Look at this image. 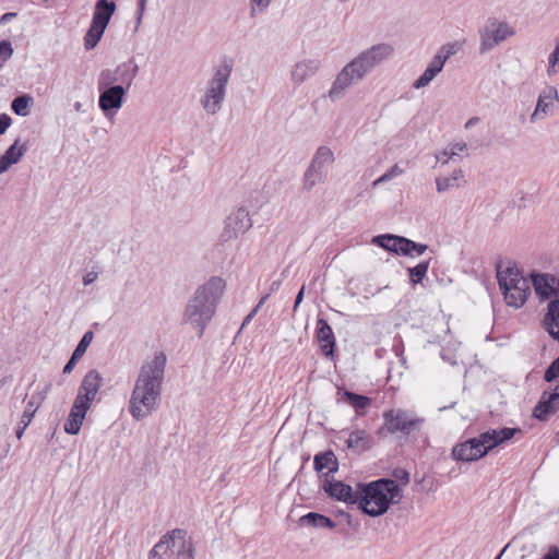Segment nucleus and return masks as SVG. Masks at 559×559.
Masks as SVG:
<instances>
[{
    "label": "nucleus",
    "instance_id": "obj_1",
    "mask_svg": "<svg viewBox=\"0 0 559 559\" xmlns=\"http://www.w3.org/2000/svg\"><path fill=\"white\" fill-rule=\"evenodd\" d=\"M166 362V355L159 352L141 366L129 401V412L134 419L142 420L157 409Z\"/></svg>",
    "mask_w": 559,
    "mask_h": 559
},
{
    "label": "nucleus",
    "instance_id": "obj_2",
    "mask_svg": "<svg viewBox=\"0 0 559 559\" xmlns=\"http://www.w3.org/2000/svg\"><path fill=\"white\" fill-rule=\"evenodd\" d=\"M393 52V47L385 43L373 45L361 51L336 75L329 91L330 99L335 102L343 97L348 87L364 80L376 67L389 59Z\"/></svg>",
    "mask_w": 559,
    "mask_h": 559
},
{
    "label": "nucleus",
    "instance_id": "obj_3",
    "mask_svg": "<svg viewBox=\"0 0 559 559\" xmlns=\"http://www.w3.org/2000/svg\"><path fill=\"white\" fill-rule=\"evenodd\" d=\"M224 289V280L212 276L206 283L197 288L193 297L186 305L183 321L198 329L199 337H202L207 324L214 317Z\"/></svg>",
    "mask_w": 559,
    "mask_h": 559
},
{
    "label": "nucleus",
    "instance_id": "obj_4",
    "mask_svg": "<svg viewBox=\"0 0 559 559\" xmlns=\"http://www.w3.org/2000/svg\"><path fill=\"white\" fill-rule=\"evenodd\" d=\"M403 497L399 484L392 478H379L370 483H358V509L366 515L376 518L388 512L392 503Z\"/></svg>",
    "mask_w": 559,
    "mask_h": 559
},
{
    "label": "nucleus",
    "instance_id": "obj_5",
    "mask_svg": "<svg viewBox=\"0 0 559 559\" xmlns=\"http://www.w3.org/2000/svg\"><path fill=\"white\" fill-rule=\"evenodd\" d=\"M518 433H522V429L519 427L489 429L481 432L478 437L469 438L454 445L451 456L453 460L464 463L478 461L495 448L511 440Z\"/></svg>",
    "mask_w": 559,
    "mask_h": 559
},
{
    "label": "nucleus",
    "instance_id": "obj_6",
    "mask_svg": "<svg viewBox=\"0 0 559 559\" xmlns=\"http://www.w3.org/2000/svg\"><path fill=\"white\" fill-rule=\"evenodd\" d=\"M231 72L233 62L227 58H224L222 62L214 68L213 76L207 82L205 93L200 100L203 109L207 114L215 115L221 110Z\"/></svg>",
    "mask_w": 559,
    "mask_h": 559
},
{
    "label": "nucleus",
    "instance_id": "obj_7",
    "mask_svg": "<svg viewBox=\"0 0 559 559\" xmlns=\"http://www.w3.org/2000/svg\"><path fill=\"white\" fill-rule=\"evenodd\" d=\"M499 288L506 302L514 308L522 307L531 295L528 282L521 275L516 267L509 266L504 272L497 267Z\"/></svg>",
    "mask_w": 559,
    "mask_h": 559
},
{
    "label": "nucleus",
    "instance_id": "obj_8",
    "mask_svg": "<svg viewBox=\"0 0 559 559\" xmlns=\"http://www.w3.org/2000/svg\"><path fill=\"white\" fill-rule=\"evenodd\" d=\"M384 424L378 429L377 433L380 437H386L389 433L403 432L411 436L414 432L420 431L424 418L413 417L404 409H389L383 413Z\"/></svg>",
    "mask_w": 559,
    "mask_h": 559
},
{
    "label": "nucleus",
    "instance_id": "obj_9",
    "mask_svg": "<svg viewBox=\"0 0 559 559\" xmlns=\"http://www.w3.org/2000/svg\"><path fill=\"white\" fill-rule=\"evenodd\" d=\"M98 106L106 118L114 117L127 100L128 91L121 85H106L97 80Z\"/></svg>",
    "mask_w": 559,
    "mask_h": 559
},
{
    "label": "nucleus",
    "instance_id": "obj_10",
    "mask_svg": "<svg viewBox=\"0 0 559 559\" xmlns=\"http://www.w3.org/2000/svg\"><path fill=\"white\" fill-rule=\"evenodd\" d=\"M139 72V66L133 59L118 64L115 69H104L100 71L98 81L106 85H121L123 90L129 91L133 80Z\"/></svg>",
    "mask_w": 559,
    "mask_h": 559
},
{
    "label": "nucleus",
    "instance_id": "obj_11",
    "mask_svg": "<svg viewBox=\"0 0 559 559\" xmlns=\"http://www.w3.org/2000/svg\"><path fill=\"white\" fill-rule=\"evenodd\" d=\"M104 385V378L96 369L88 370L83 377L73 404L90 411L94 401H96L99 389Z\"/></svg>",
    "mask_w": 559,
    "mask_h": 559
},
{
    "label": "nucleus",
    "instance_id": "obj_12",
    "mask_svg": "<svg viewBox=\"0 0 559 559\" xmlns=\"http://www.w3.org/2000/svg\"><path fill=\"white\" fill-rule=\"evenodd\" d=\"M252 227V221L245 206L233 211L225 219V226L221 234V240L227 242L238 238Z\"/></svg>",
    "mask_w": 559,
    "mask_h": 559
},
{
    "label": "nucleus",
    "instance_id": "obj_13",
    "mask_svg": "<svg viewBox=\"0 0 559 559\" xmlns=\"http://www.w3.org/2000/svg\"><path fill=\"white\" fill-rule=\"evenodd\" d=\"M456 52L455 44L443 45L433 56L424 73L413 83L416 90L423 88L442 71L447 60Z\"/></svg>",
    "mask_w": 559,
    "mask_h": 559
},
{
    "label": "nucleus",
    "instance_id": "obj_14",
    "mask_svg": "<svg viewBox=\"0 0 559 559\" xmlns=\"http://www.w3.org/2000/svg\"><path fill=\"white\" fill-rule=\"evenodd\" d=\"M511 35H513V31L507 23L492 22L491 25H487L480 31L479 52L485 53L491 50Z\"/></svg>",
    "mask_w": 559,
    "mask_h": 559
},
{
    "label": "nucleus",
    "instance_id": "obj_15",
    "mask_svg": "<svg viewBox=\"0 0 559 559\" xmlns=\"http://www.w3.org/2000/svg\"><path fill=\"white\" fill-rule=\"evenodd\" d=\"M322 490L328 497L336 501L346 502L347 504L357 503L358 485L356 486V490H353L348 484L326 477L323 480Z\"/></svg>",
    "mask_w": 559,
    "mask_h": 559
},
{
    "label": "nucleus",
    "instance_id": "obj_16",
    "mask_svg": "<svg viewBox=\"0 0 559 559\" xmlns=\"http://www.w3.org/2000/svg\"><path fill=\"white\" fill-rule=\"evenodd\" d=\"M535 294L544 301L559 298V277L550 273H532Z\"/></svg>",
    "mask_w": 559,
    "mask_h": 559
},
{
    "label": "nucleus",
    "instance_id": "obj_17",
    "mask_svg": "<svg viewBox=\"0 0 559 559\" xmlns=\"http://www.w3.org/2000/svg\"><path fill=\"white\" fill-rule=\"evenodd\" d=\"M316 338L320 343L321 353L326 358H332L336 348V340L331 325L323 317L317 319Z\"/></svg>",
    "mask_w": 559,
    "mask_h": 559
},
{
    "label": "nucleus",
    "instance_id": "obj_18",
    "mask_svg": "<svg viewBox=\"0 0 559 559\" xmlns=\"http://www.w3.org/2000/svg\"><path fill=\"white\" fill-rule=\"evenodd\" d=\"M187 535V531L182 528H175L169 532L171 547H177V559H194L193 543Z\"/></svg>",
    "mask_w": 559,
    "mask_h": 559
},
{
    "label": "nucleus",
    "instance_id": "obj_19",
    "mask_svg": "<svg viewBox=\"0 0 559 559\" xmlns=\"http://www.w3.org/2000/svg\"><path fill=\"white\" fill-rule=\"evenodd\" d=\"M542 324L551 338L559 343V298L549 300Z\"/></svg>",
    "mask_w": 559,
    "mask_h": 559
},
{
    "label": "nucleus",
    "instance_id": "obj_20",
    "mask_svg": "<svg viewBox=\"0 0 559 559\" xmlns=\"http://www.w3.org/2000/svg\"><path fill=\"white\" fill-rule=\"evenodd\" d=\"M313 468L318 473H322L328 469L326 473L322 474L324 478L329 477L330 474H334L338 471V461L332 450L319 452L313 457Z\"/></svg>",
    "mask_w": 559,
    "mask_h": 559
},
{
    "label": "nucleus",
    "instance_id": "obj_21",
    "mask_svg": "<svg viewBox=\"0 0 559 559\" xmlns=\"http://www.w3.org/2000/svg\"><path fill=\"white\" fill-rule=\"evenodd\" d=\"M116 10V3L111 0H97L95 3L92 22L106 28Z\"/></svg>",
    "mask_w": 559,
    "mask_h": 559
},
{
    "label": "nucleus",
    "instance_id": "obj_22",
    "mask_svg": "<svg viewBox=\"0 0 559 559\" xmlns=\"http://www.w3.org/2000/svg\"><path fill=\"white\" fill-rule=\"evenodd\" d=\"M320 61L317 59L302 60L297 62L292 70V80L296 84H301L307 79L314 75L319 70Z\"/></svg>",
    "mask_w": 559,
    "mask_h": 559
},
{
    "label": "nucleus",
    "instance_id": "obj_23",
    "mask_svg": "<svg viewBox=\"0 0 559 559\" xmlns=\"http://www.w3.org/2000/svg\"><path fill=\"white\" fill-rule=\"evenodd\" d=\"M346 445L349 450L366 452L373 447V438L366 430L356 429L349 433Z\"/></svg>",
    "mask_w": 559,
    "mask_h": 559
},
{
    "label": "nucleus",
    "instance_id": "obj_24",
    "mask_svg": "<svg viewBox=\"0 0 559 559\" xmlns=\"http://www.w3.org/2000/svg\"><path fill=\"white\" fill-rule=\"evenodd\" d=\"M87 412V409H84L76 404H72L68 418L63 425L64 431L68 435H78L81 430Z\"/></svg>",
    "mask_w": 559,
    "mask_h": 559
},
{
    "label": "nucleus",
    "instance_id": "obj_25",
    "mask_svg": "<svg viewBox=\"0 0 559 559\" xmlns=\"http://www.w3.org/2000/svg\"><path fill=\"white\" fill-rule=\"evenodd\" d=\"M298 523L300 526H308L313 528L333 530L336 526V523L330 516L318 512H309L300 516Z\"/></svg>",
    "mask_w": 559,
    "mask_h": 559
},
{
    "label": "nucleus",
    "instance_id": "obj_26",
    "mask_svg": "<svg viewBox=\"0 0 559 559\" xmlns=\"http://www.w3.org/2000/svg\"><path fill=\"white\" fill-rule=\"evenodd\" d=\"M403 236L394 234H382L372 237L371 243L378 246L390 253L399 255Z\"/></svg>",
    "mask_w": 559,
    "mask_h": 559
},
{
    "label": "nucleus",
    "instance_id": "obj_27",
    "mask_svg": "<svg viewBox=\"0 0 559 559\" xmlns=\"http://www.w3.org/2000/svg\"><path fill=\"white\" fill-rule=\"evenodd\" d=\"M343 397L350 406H353L358 416L364 415L365 409L372 403L371 397L348 390L343 392Z\"/></svg>",
    "mask_w": 559,
    "mask_h": 559
},
{
    "label": "nucleus",
    "instance_id": "obj_28",
    "mask_svg": "<svg viewBox=\"0 0 559 559\" xmlns=\"http://www.w3.org/2000/svg\"><path fill=\"white\" fill-rule=\"evenodd\" d=\"M428 245L416 242L409 238L403 236L401 246L399 247L400 253L399 255L415 258L423 255L428 250Z\"/></svg>",
    "mask_w": 559,
    "mask_h": 559
},
{
    "label": "nucleus",
    "instance_id": "obj_29",
    "mask_svg": "<svg viewBox=\"0 0 559 559\" xmlns=\"http://www.w3.org/2000/svg\"><path fill=\"white\" fill-rule=\"evenodd\" d=\"M20 140H15L13 144H11L5 152L1 155L3 158V164L9 169L12 165L17 164L24 154L27 151V143L19 146Z\"/></svg>",
    "mask_w": 559,
    "mask_h": 559
},
{
    "label": "nucleus",
    "instance_id": "obj_30",
    "mask_svg": "<svg viewBox=\"0 0 559 559\" xmlns=\"http://www.w3.org/2000/svg\"><path fill=\"white\" fill-rule=\"evenodd\" d=\"M334 160V153L331 148L325 145H321L317 148L310 164L326 174L325 167L332 165Z\"/></svg>",
    "mask_w": 559,
    "mask_h": 559
},
{
    "label": "nucleus",
    "instance_id": "obj_31",
    "mask_svg": "<svg viewBox=\"0 0 559 559\" xmlns=\"http://www.w3.org/2000/svg\"><path fill=\"white\" fill-rule=\"evenodd\" d=\"M464 180V174L461 169L453 171L450 177H439L436 179V186L438 192H444L451 188L460 187Z\"/></svg>",
    "mask_w": 559,
    "mask_h": 559
},
{
    "label": "nucleus",
    "instance_id": "obj_32",
    "mask_svg": "<svg viewBox=\"0 0 559 559\" xmlns=\"http://www.w3.org/2000/svg\"><path fill=\"white\" fill-rule=\"evenodd\" d=\"M34 104V98L29 94H22L16 96L11 103L12 111L20 117H26L31 112V107Z\"/></svg>",
    "mask_w": 559,
    "mask_h": 559
},
{
    "label": "nucleus",
    "instance_id": "obj_33",
    "mask_svg": "<svg viewBox=\"0 0 559 559\" xmlns=\"http://www.w3.org/2000/svg\"><path fill=\"white\" fill-rule=\"evenodd\" d=\"M559 408L546 400V396H540L539 401L533 408V417L546 421Z\"/></svg>",
    "mask_w": 559,
    "mask_h": 559
},
{
    "label": "nucleus",
    "instance_id": "obj_34",
    "mask_svg": "<svg viewBox=\"0 0 559 559\" xmlns=\"http://www.w3.org/2000/svg\"><path fill=\"white\" fill-rule=\"evenodd\" d=\"M325 175L324 171L310 164L304 174L302 190L310 191L317 183L323 181Z\"/></svg>",
    "mask_w": 559,
    "mask_h": 559
},
{
    "label": "nucleus",
    "instance_id": "obj_35",
    "mask_svg": "<svg viewBox=\"0 0 559 559\" xmlns=\"http://www.w3.org/2000/svg\"><path fill=\"white\" fill-rule=\"evenodd\" d=\"M431 258L428 260L420 261L417 265L407 267V274L409 283L415 286L420 284L423 280L427 276V272L430 266Z\"/></svg>",
    "mask_w": 559,
    "mask_h": 559
},
{
    "label": "nucleus",
    "instance_id": "obj_36",
    "mask_svg": "<svg viewBox=\"0 0 559 559\" xmlns=\"http://www.w3.org/2000/svg\"><path fill=\"white\" fill-rule=\"evenodd\" d=\"M557 98V91L555 88H549L548 93H542L537 99L536 108L531 116V121L534 122L539 112L547 114L549 106L552 103V99Z\"/></svg>",
    "mask_w": 559,
    "mask_h": 559
},
{
    "label": "nucleus",
    "instance_id": "obj_37",
    "mask_svg": "<svg viewBox=\"0 0 559 559\" xmlns=\"http://www.w3.org/2000/svg\"><path fill=\"white\" fill-rule=\"evenodd\" d=\"M105 29L103 26L91 23L84 36V47L86 50L93 49L99 43Z\"/></svg>",
    "mask_w": 559,
    "mask_h": 559
},
{
    "label": "nucleus",
    "instance_id": "obj_38",
    "mask_svg": "<svg viewBox=\"0 0 559 559\" xmlns=\"http://www.w3.org/2000/svg\"><path fill=\"white\" fill-rule=\"evenodd\" d=\"M44 400H45V395H40V396L38 397V401H36V397H35V396H33V397L28 401V403H27V405H26V407H25V409H24V412H23V414H22V416H21V424L29 425V424L32 423V420H33V418H34L35 413L37 412V409H38V407H39L40 403H41Z\"/></svg>",
    "mask_w": 559,
    "mask_h": 559
},
{
    "label": "nucleus",
    "instance_id": "obj_39",
    "mask_svg": "<svg viewBox=\"0 0 559 559\" xmlns=\"http://www.w3.org/2000/svg\"><path fill=\"white\" fill-rule=\"evenodd\" d=\"M170 547H171V539L169 537V533H167L151 549L148 559H162V551L166 552Z\"/></svg>",
    "mask_w": 559,
    "mask_h": 559
},
{
    "label": "nucleus",
    "instance_id": "obj_40",
    "mask_svg": "<svg viewBox=\"0 0 559 559\" xmlns=\"http://www.w3.org/2000/svg\"><path fill=\"white\" fill-rule=\"evenodd\" d=\"M93 337H94V333L92 331L85 332L83 334L82 338L80 340V342L78 343L76 347L72 352V355H74V357H78L81 359L83 357V355L85 354L87 347L92 343Z\"/></svg>",
    "mask_w": 559,
    "mask_h": 559
},
{
    "label": "nucleus",
    "instance_id": "obj_41",
    "mask_svg": "<svg viewBox=\"0 0 559 559\" xmlns=\"http://www.w3.org/2000/svg\"><path fill=\"white\" fill-rule=\"evenodd\" d=\"M402 173H403V169L400 168V166L397 164H395L389 170H386L382 176H380L378 179H376L372 185L378 186L380 183L390 181L391 179L401 175Z\"/></svg>",
    "mask_w": 559,
    "mask_h": 559
},
{
    "label": "nucleus",
    "instance_id": "obj_42",
    "mask_svg": "<svg viewBox=\"0 0 559 559\" xmlns=\"http://www.w3.org/2000/svg\"><path fill=\"white\" fill-rule=\"evenodd\" d=\"M548 64V74L559 71V39H557L554 51L549 55Z\"/></svg>",
    "mask_w": 559,
    "mask_h": 559
},
{
    "label": "nucleus",
    "instance_id": "obj_43",
    "mask_svg": "<svg viewBox=\"0 0 559 559\" xmlns=\"http://www.w3.org/2000/svg\"><path fill=\"white\" fill-rule=\"evenodd\" d=\"M559 377V356L554 359L550 365L546 368L544 379L547 382H552Z\"/></svg>",
    "mask_w": 559,
    "mask_h": 559
},
{
    "label": "nucleus",
    "instance_id": "obj_44",
    "mask_svg": "<svg viewBox=\"0 0 559 559\" xmlns=\"http://www.w3.org/2000/svg\"><path fill=\"white\" fill-rule=\"evenodd\" d=\"M13 48L10 40L0 41V68L11 58Z\"/></svg>",
    "mask_w": 559,
    "mask_h": 559
},
{
    "label": "nucleus",
    "instance_id": "obj_45",
    "mask_svg": "<svg viewBox=\"0 0 559 559\" xmlns=\"http://www.w3.org/2000/svg\"><path fill=\"white\" fill-rule=\"evenodd\" d=\"M272 0H251L250 16L254 17L258 12H263Z\"/></svg>",
    "mask_w": 559,
    "mask_h": 559
},
{
    "label": "nucleus",
    "instance_id": "obj_46",
    "mask_svg": "<svg viewBox=\"0 0 559 559\" xmlns=\"http://www.w3.org/2000/svg\"><path fill=\"white\" fill-rule=\"evenodd\" d=\"M393 479L397 484V481H401L403 485H407L411 480L409 473L404 468H395L392 472Z\"/></svg>",
    "mask_w": 559,
    "mask_h": 559
},
{
    "label": "nucleus",
    "instance_id": "obj_47",
    "mask_svg": "<svg viewBox=\"0 0 559 559\" xmlns=\"http://www.w3.org/2000/svg\"><path fill=\"white\" fill-rule=\"evenodd\" d=\"M542 396H546V400L559 408V383L555 385L549 392L545 391Z\"/></svg>",
    "mask_w": 559,
    "mask_h": 559
},
{
    "label": "nucleus",
    "instance_id": "obj_48",
    "mask_svg": "<svg viewBox=\"0 0 559 559\" xmlns=\"http://www.w3.org/2000/svg\"><path fill=\"white\" fill-rule=\"evenodd\" d=\"M539 559H559V546L548 545Z\"/></svg>",
    "mask_w": 559,
    "mask_h": 559
},
{
    "label": "nucleus",
    "instance_id": "obj_49",
    "mask_svg": "<svg viewBox=\"0 0 559 559\" xmlns=\"http://www.w3.org/2000/svg\"><path fill=\"white\" fill-rule=\"evenodd\" d=\"M455 155H456V152L453 150H450V151L443 150L441 153L436 155V158H437V162L447 164L449 162V159L453 158V156H455Z\"/></svg>",
    "mask_w": 559,
    "mask_h": 559
},
{
    "label": "nucleus",
    "instance_id": "obj_50",
    "mask_svg": "<svg viewBox=\"0 0 559 559\" xmlns=\"http://www.w3.org/2000/svg\"><path fill=\"white\" fill-rule=\"evenodd\" d=\"M12 119L7 114L0 115V135H2L11 126Z\"/></svg>",
    "mask_w": 559,
    "mask_h": 559
},
{
    "label": "nucleus",
    "instance_id": "obj_51",
    "mask_svg": "<svg viewBox=\"0 0 559 559\" xmlns=\"http://www.w3.org/2000/svg\"><path fill=\"white\" fill-rule=\"evenodd\" d=\"M79 360H80V358L74 357V355H71V357L69 358V360L64 365L62 372L64 374H68L70 372H72V370L75 368V366H76Z\"/></svg>",
    "mask_w": 559,
    "mask_h": 559
},
{
    "label": "nucleus",
    "instance_id": "obj_52",
    "mask_svg": "<svg viewBox=\"0 0 559 559\" xmlns=\"http://www.w3.org/2000/svg\"><path fill=\"white\" fill-rule=\"evenodd\" d=\"M97 276H98V273L97 272H87L84 276H83V284L85 286L87 285H91L92 283H94L96 280H97Z\"/></svg>",
    "mask_w": 559,
    "mask_h": 559
},
{
    "label": "nucleus",
    "instance_id": "obj_53",
    "mask_svg": "<svg viewBox=\"0 0 559 559\" xmlns=\"http://www.w3.org/2000/svg\"><path fill=\"white\" fill-rule=\"evenodd\" d=\"M304 295H305V285L301 286V288L299 289V292L296 295L295 304H294V311H296V309L298 308L300 302L304 300Z\"/></svg>",
    "mask_w": 559,
    "mask_h": 559
},
{
    "label": "nucleus",
    "instance_id": "obj_54",
    "mask_svg": "<svg viewBox=\"0 0 559 559\" xmlns=\"http://www.w3.org/2000/svg\"><path fill=\"white\" fill-rule=\"evenodd\" d=\"M147 0H138V21H141Z\"/></svg>",
    "mask_w": 559,
    "mask_h": 559
},
{
    "label": "nucleus",
    "instance_id": "obj_55",
    "mask_svg": "<svg viewBox=\"0 0 559 559\" xmlns=\"http://www.w3.org/2000/svg\"><path fill=\"white\" fill-rule=\"evenodd\" d=\"M27 427H28V425H26V424H21V423L19 424V427L15 430V436L17 439H21L23 437V433Z\"/></svg>",
    "mask_w": 559,
    "mask_h": 559
},
{
    "label": "nucleus",
    "instance_id": "obj_56",
    "mask_svg": "<svg viewBox=\"0 0 559 559\" xmlns=\"http://www.w3.org/2000/svg\"><path fill=\"white\" fill-rule=\"evenodd\" d=\"M16 16L15 12H7L0 17L1 23H7Z\"/></svg>",
    "mask_w": 559,
    "mask_h": 559
},
{
    "label": "nucleus",
    "instance_id": "obj_57",
    "mask_svg": "<svg viewBox=\"0 0 559 559\" xmlns=\"http://www.w3.org/2000/svg\"><path fill=\"white\" fill-rule=\"evenodd\" d=\"M257 312H258V307H255L249 314L246 316V318L243 319V322H242V328L252 320V318L255 316Z\"/></svg>",
    "mask_w": 559,
    "mask_h": 559
},
{
    "label": "nucleus",
    "instance_id": "obj_58",
    "mask_svg": "<svg viewBox=\"0 0 559 559\" xmlns=\"http://www.w3.org/2000/svg\"><path fill=\"white\" fill-rule=\"evenodd\" d=\"M466 148H467V145H466V143H464V142L455 143V144L451 147V150L455 151L456 153H457V152H463V151H465Z\"/></svg>",
    "mask_w": 559,
    "mask_h": 559
},
{
    "label": "nucleus",
    "instance_id": "obj_59",
    "mask_svg": "<svg viewBox=\"0 0 559 559\" xmlns=\"http://www.w3.org/2000/svg\"><path fill=\"white\" fill-rule=\"evenodd\" d=\"M282 282L281 281H274L272 282L271 286H270V290L271 292H276L280 286H281Z\"/></svg>",
    "mask_w": 559,
    "mask_h": 559
},
{
    "label": "nucleus",
    "instance_id": "obj_60",
    "mask_svg": "<svg viewBox=\"0 0 559 559\" xmlns=\"http://www.w3.org/2000/svg\"><path fill=\"white\" fill-rule=\"evenodd\" d=\"M479 121V118L478 117H473L471 118L466 123H465V128H469L472 127L473 124L477 123Z\"/></svg>",
    "mask_w": 559,
    "mask_h": 559
},
{
    "label": "nucleus",
    "instance_id": "obj_61",
    "mask_svg": "<svg viewBox=\"0 0 559 559\" xmlns=\"http://www.w3.org/2000/svg\"><path fill=\"white\" fill-rule=\"evenodd\" d=\"M8 170L7 166L3 164V158L0 155V174H3Z\"/></svg>",
    "mask_w": 559,
    "mask_h": 559
},
{
    "label": "nucleus",
    "instance_id": "obj_62",
    "mask_svg": "<svg viewBox=\"0 0 559 559\" xmlns=\"http://www.w3.org/2000/svg\"><path fill=\"white\" fill-rule=\"evenodd\" d=\"M269 296H270L269 294H266L265 296H263V297L260 299V301H259V304H258V306H257V307L259 308L262 304H264V302H265V300L269 298Z\"/></svg>",
    "mask_w": 559,
    "mask_h": 559
},
{
    "label": "nucleus",
    "instance_id": "obj_63",
    "mask_svg": "<svg viewBox=\"0 0 559 559\" xmlns=\"http://www.w3.org/2000/svg\"><path fill=\"white\" fill-rule=\"evenodd\" d=\"M10 378L11 377H4L3 379L0 380V389L8 382Z\"/></svg>",
    "mask_w": 559,
    "mask_h": 559
},
{
    "label": "nucleus",
    "instance_id": "obj_64",
    "mask_svg": "<svg viewBox=\"0 0 559 559\" xmlns=\"http://www.w3.org/2000/svg\"><path fill=\"white\" fill-rule=\"evenodd\" d=\"M509 545L504 546V548L499 552V555L495 559H501L502 555L504 554L506 549Z\"/></svg>",
    "mask_w": 559,
    "mask_h": 559
}]
</instances>
